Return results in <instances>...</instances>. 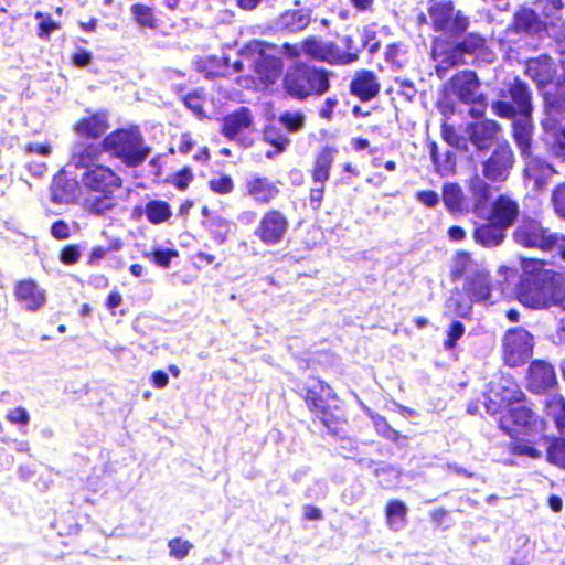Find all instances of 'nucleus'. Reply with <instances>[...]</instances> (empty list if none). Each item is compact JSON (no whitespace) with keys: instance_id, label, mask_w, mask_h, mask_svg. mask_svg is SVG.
Masks as SVG:
<instances>
[{"instance_id":"f257e3e1","label":"nucleus","mask_w":565,"mask_h":565,"mask_svg":"<svg viewBox=\"0 0 565 565\" xmlns=\"http://www.w3.org/2000/svg\"><path fill=\"white\" fill-rule=\"evenodd\" d=\"M103 149L96 142H78L70 156V163L76 170H84L81 175L82 188L87 193L98 195L85 199L84 210L94 216H104L116 206L115 193L124 180L110 166L100 163Z\"/></svg>"},{"instance_id":"f03ea898","label":"nucleus","mask_w":565,"mask_h":565,"mask_svg":"<svg viewBox=\"0 0 565 565\" xmlns=\"http://www.w3.org/2000/svg\"><path fill=\"white\" fill-rule=\"evenodd\" d=\"M519 301L529 308L545 309L565 305V276L546 268L539 258L522 259V274L515 287Z\"/></svg>"},{"instance_id":"7ed1b4c3","label":"nucleus","mask_w":565,"mask_h":565,"mask_svg":"<svg viewBox=\"0 0 565 565\" xmlns=\"http://www.w3.org/2000/svg\"><path fill=\"white\" fill-rule=\"evenodd\" d=\"M499 415V429L512 439L508 451L513 456L540 458L541 451L532 441L519 439L520 435L543 431L546 427L544 418L535 411L534 403L527 397L525 402H520Z\"/></svg>"},{"instance_id":"20e7f679","label":"nucleus","mask_w":565,"mask_h":565,"mask_svg":"<svg viewBox=\"0 0 565 565\" xmlns=\"http://www.w3.org/2000/svg\"><path fill=\"white\" fill-rule=\"evenodd\" d=\"M298 395L305 402L313 423L321 425L332 436H340L348 420L342 401L335 390L320 377H312Z\"/></svg>"},{"instance_id":"39448f33","label":"nucleus","mask_w":565,"mask_h":565,"mask_svg":"<svg viewBox=\"0 0 565 565\" xmlns=\"http://www.w3.org/2000/svg\"><path fill=\"white\" fill-rule=\"evenodd\" d=\"M269 45L264 41L254 40L242 46L239 54L250 64L253 75H239L235 83L246 89H269L279 81L282 82L284 61L274 54L266 53Z\"/></svg>"},{"instance_id":"423d86ee","label":"nucleus","mask_w":565,"mask_h":565,"mask_svg":"<svg viewBox=\"0 0 565 565\" xmlns=\"http://www.w3.org/2000/svg\"><path fill=\"white\" fill-rule=\"evenodd\" d=\"M332 72L307 62H295L282 76V92L290 99L306 102L326 95L331 88Z\"/></svg>"},{"instance_id":"0eeeda50","label":"nucleus","mask_w":565,"mask_h":565,"mask_svg":"<svg viewBox=\"0 0 565 565\" xmlns=\"http://www.w3.org/2000/svg\"><path fill=\"white\" fill-rule=\"evenodd\" d=\"M104 152L120 160L128 168L141 166L150 153L137 127L118 128L106 135L98 143Z\"/></svg>"},{"instance_id":"6e6552de","label":"nucleus","mask_w":565,"mask_h":565,"mask_svg":"<svg viewBox=\"0 0 565 565\" xmlns=\"http://www.w3.org/2000/svg\"><path fill=\"white\" fill-rule=\"evenodd\" d=\"M513 241L521 247L539 249L544 253L557 250L565 260V235L552 232L541 221L524 216L512 234Z\"/></svg>"},{"instance_id":"1a4fd4ad","label":"nucleus","mask_w":565,"mask_h":565,"mask_svg":"<svg viewBox=\"0 0 565 565\" xmlns=\"http://www.w3.org/2000/svg\"><path fill=\"white\" fill-rule=\"evenodd\" d=\"M529 85L514 77L499 93V98L491 104L492 113L503 119L532 117L533 102Z\"/></svg>"},{"instance_id":"9d476101","label":"nucleus","mask_w":565,"mask_h":565,"mask_svg":"<svg viewBox=\"0 0 565 565\" xmlns=\"http://www.w3.org/2000/svg\"><path fill=\"white\" fill-rule=\"evenodd\" d=\"M449 86L458 100L466 105H471L469 116L473 119H480L484 116L488 107L484 94L478 93L480 81L472 70H463L449 79Z\"/></svg>"},{"instance_id":"9b49d317","label":"nucleus","mask_w":565,"mask_h":565,"mask_svg":"<svg viewBox=\"0 0 565 565\" xmlns=\"http://www.w3.org/2000/svg\"><path fill=\"white\" fill-rule=\"evenodd\" d=\"M533 353V337L521 327L509 329L502 338V360L510 367L526 363Z\"/></svg>"},{"instance_id":"f8f14e48","label":"nucleus","mask_w":565,"mask_h":565,"mask_svg":"<svg viewBox=\"0 0 565 565\" xmlns=\"http://www.w3.org/2000/svg\"><path fill=\"white\" fill-rule=\"evenodd\" d=\"M526 398L527 395L512 376L501 377L498 385L491 387L486 396L484 408L490 416H495L501 414L502 407L507 409L525 402Z\"/></svg>"},{"instance_id":"ddd939ff","label":"nucleus","mask_w":565,"mask_h":565,"mask_svg":"<svg viewBox=\"0 0 565 565\" xmlns=\"http://www.w3.org/2000/svg\"><path fill=\"white\" fill-rule=\"evenodd\" d=\"M515 164V156L508 141L499 142L482 162V175L490 183L505 182Z\"/></svg>"},{"instance_id":"4468645a","label":"nucleus","mask_w":565,"mask_h":565,"mask_svg":"<svg viewBox=\"0 0 565 565\" xmlns=\"http://www.w3.org/2000/svg\"><path fill=\"white\" fill-rule=\"evenodd\" d=\"M431 25L436 32H450L456 36L463 34L469 26V19L461 11H456L451 1L436 2L428 8Z\"/></svg>"},{"instance_id":"2eb2a0df","label":"nucleus","mask_w":565,"mask_h":565,"mask_svg":"<svg viewBox=\"0 0 565 565\" xmlns=\"http://www.w3.org/2000/svg\"><path fill=\"white\" fill-rule=\"evenodd\" d=\"M289 230L287 215L275 207L266 210L255 228L254 235L266 246L281 243Z\"/></svg>"},{"instance_id":"dca6fc26","label":"nucleus","mask_w":565,"mask_h":565,"mask_svg":"<svg viewBox=\"0 0 565 565\" xmlns=\"http://www.w3.org/2000/svg\"><path fill=\"white\" fill-rule=\"evenodd\" d=\"M280 193L279 182L260 173L250 174L242 185V195L259 206L270 205Z\"/></svg>"},{"instance_id":"f3484780","label":"nucleus","mask_w":565,"mask_h":565,"mask_svg":"<svg viewBox=\"0 0 565 565\" xmlns=\"http://www.w3.org/2000/svg\"><path fill=\"white\" fill-rule=\"evenodd\" d=\"M254 125L252 110L246 106H241L234 111L223 117L220 127V134L228 140H236L244 147L252 146L253 140L244 136Z\"/></svg>"},{"instance_id":"a211bd4d","label":"nucleus","mask_w":565,"mask_h":565,"mask_svg":"<svg viewBox=\"0 0 565 565\" xmlns=\"http://www.w3.org/2000/svg\"><path fill=\"white\" fill-rule=\"evenodd\" d=\"M557 385L554 366L541 359L533 360L525 374V387L532 394H544Z\"/></svg>"},{"instance_id":"6ab92c4d","label":"nucleus","mask_w":565,"mask_h":565,"mask_svg":"<svg viewBox=\"0 0 565 565\" xmlns=\"http://www.w3.org/2000/svg\"><path fill=\"white\" fill-rule=\"evenodd\" d=\"M15 301L26 311L41 310L47 299L45 290L32 278L17 280L13 286Z\"/></svg>"},{"instance_id":"aec40b11","label":"nucleus","mask_w":565,"mask_h":565,"mask_svg":"<svg viewBox=\"0 0 565 565\" xmlns=\"http://www.w3.org/2000/svg\"><path fill=\"white\" fill-rule=\"evenodd\" d=\"M500 132L501 126L498 121L483 117L469 122L466 127L468 139L478 151L488 150Z\"/></svg>"},{"instance_id":"412c9836","label":"nucleus","mask_w":565,"mask_h":565,"mask_svg":"<svg viewBox=\"0 0 565 565\" xmlns=\"http://www.w3.org/2000/svg\"><path fill=\"white\" fill-rule=\"evenodd\" d=\"M381 82L375 72L360 68L354 72L349 84V93L362 103L375 99L381 92Z\"/></svg>"},{"instance_id":"4be33fe9","label":"nucleus","mask_w":565,"mask_h":565,"mask_svg":"<svg viewBox=\"0 0 565 565\" xmlns=\"http://www.w3.org/2000/svg\"><path fill=\"white\" fill-rule=\"evenodd\" d=\"M462 291L470 302L488 300L492 291L490 273L482 268L473 269L465 277Z\"/></svg>"},{"instance_id":"5701e85b","label":"nucleus","mask_w":565,"mask_h":565,"mask_svg":"<svg viewBox=\"0 0 565 565\" xmlns=\"http://www.w3.org/2000/svg\"><path fill=\"white\" fill-rule=\"evenodd\" d=\"M519 215L518 202L505 194H500L491 204L488 220L507 231L514 224Z\"/></svg>"},{"instance_id":"b1692460","label":"nucleus","mask_w":565,"mask_h":565,"mask_svg":"<svg viewBox=\"0 0 565 565\" xmlns=\"http://www.w3.org/2000/svg\"><path fill=\"white\" fill-rule=\"evenodd\" d=\"M556 65L547 55L530 58L526 62L525 74L531 77L539 88L551 84L556 77Z\"/></svg>"},{"instance_id":"393cba45","label":"nucleus","mask_w":565,"mask_h":565,"mask_svg":"<svg viewBox=\"0 0 565 565\" xmlns=\"http://www.w3.org/2000/svg\"><path fill=\"white\" fill-rule=\"evenodd\" d=\"M109 124L105 113L96 111L79 118L73 125V131L81 137L99 139L108 129Z\"/></svg>"},{"instance_id":"a878e982","label":"nucleus","mask_w":565,"mask_h":565,"mask_svg":"<svg viewBox=\"0 0 565 565\" xmlns=\"http://www.w3.org/2000/svg\"><path fill=\"white\" fill-rule=\"evenodd\" d=\"M338 149L333 146L321 148L313 159V166L310 170V177L313 183H326L330 179L331 168Z\"/></svg>"},{"instance_id":"bb28decb","label":"nucleus","mask_w":565,"mask_h":565,"mask_svg":"<svg viewBox=\"0 0 565 565\" xmlns=\"http://www.w3.org/2000/svg\"><path fill=\"white\" fill-rule=\"evenodd\" d=\"M505 230L488 220L473 228L475 243L484 248H493L501 245L505 238Z\"/></svg>"},{"instance_id":"cd10ccee","label":"nucleus","mask_w":565,"mask_h":565,"mask_svg":"<svg viewBox=\"0 0 565 565\" xmlns=\"http://www.w3.org/2000/svg\"><path fill=\"white\" fill-rule=\"evenodd\" d=\"M511 135L522 158L532 152L533 122L532 117L513 119Z\"/></svg>"},{"instance_id":"c85d7f7f","label":"nucleus","mask_w":565,"mask_h":565,"mask_svg":"<svg viewBox=\"0 0 565 565\" xmlns=\"http://www.w3.org/2000/svg\"><path fill=\"white\" fill-rule=\"evenodd\" d=\"M407 505L402 500H388L384 508L387 527L394 532L402 530L407 522Z\"/></svg>"},{"instance_id":"c756f323","label":"nucleus","mask_w":565,"mask_h":565,"mask_svg":"<svg viewBox=\"0 0 565 565\" xmlns=\"http://www.w3.org/2000/svg\"><path fill=\"white\" fill-rule=\"evenodd\" d=\"M441 198L446 209L450 213H462L465 211L466 196L458 183H445L441 189Z\"/></svg>"},{"instance_id":"7c9ffc66","label":"nucleus","mask_w":565,"mask_h":565,"mask_svg":"<svg viewBox=\"0 0 565 565\" xmlns=\"http://www.w3.org/2000/svg\"><path fill=\"white\" fill-rule=\"evenodd\" d=\"M525 167L523 170L524 178L532 181L535 188H542L545 185V177L551 170V166L542 159L535 158L530 154L527 158H523Z\"/></svg>"},{"instance_id":"2f4dec72","label":"nucleus","mask_w":565,"mask_h":565,"mask_svg":"<svg viewBox=\"0 0 565 565\" xmlns=\"http://www.w3.org/2000/svg\"><path fill=\"white\" fill-rule=\"evenodd\" d=\"M310 23V17L299 9L287 10L279 15L278 26L280 30L295 33L305 30Z\"/></svg>"},{"instance_id":"473e14b6","label":"nucleus","mask_w":565,"mask_h":565,"mask_svg":"<svg viewBox=\"0 0 565 565\" xmlns=\"http://www.w3.org/2000/svg\"><path fill=\"white\" fill-rule=\"evenodd\" d=\"M139 213H143L147 221L152 225L166 223L172 216L170 204L167 201L157 199L148 201Z\"/></svg>"},{"instance_id":"72a5a7b5","label":"nucleus","mask_w":565,"mask_h":565,"mask_svg":"<svg viewBox=\"0 0 565 565\" xmlns=\"http://www.w3.org/2000/svg\"><path fill=\"white\" fill-rule=\"evenodd\" d=\"M476 268V263L471 254L467 250H458L452 257L449 278L452 282H456L465 278Z\"/></svg>"},{"instance_id":"f704fd0d","label":"nucleus","mask_w":565,"mask_h":565,"mask_svg":"<svg viewBox=\"0 0 565 565\" xmlns=\"http://www.w3.org/2000/svg\"><path fill=\"white\" fill-rule=\"evenodd\" d=\"M487 181L488 180L477 174L468 181V190L475 200V212L483 209L491 196V185Z\"/></svg>"},{"instance_id":"c9c22d12","label":"nucleus","mask_w":565,"mask_h":565,"mask_svg":"<svg viewBox=\"0 0 565 565\" xmlns=\"http://www.w3.org/2000/svg\"><path fill=\"white\" fill-rule=\"evenodd\" d=\"M544 411L553 419L559 434L565 436V398L561 395L551 396L545 402Z\"/></svg>"},{"instance_id":"e433bc0d","label":"nucleus","mask_w":565,"mask_h":565,"mask_svg":"<svg viewBox=\"0 0 565 565\" xmlns=\"http://www.w3.org/2000/svg\"><path fill=\"white\" fill-rule=\"evenodd\" d=\"M373 425L375 431L379 436L394 443L398 446H404L406 444L407 437L401 434L398 430L394 429L386 418L381 415H372Z\"/></svg>"},{"instance_id":"4c0bfd02","label":"nucleus","mask_w":565,"mask_h":565,"mask_svg":"<svg viewBox=\"0 0 565 565\" xmlns=\"http://www.w3.org/2000/svg\"><path fill=\"white\" fill-rule=\"evenodd\" d=\"M355 53H343L334 42H326L323 62L333 66H343L354 63Z\"/></svg>"},{"instance_id":"58836bf2","label":"nucleus","mask_w":565,"mask_h":565,"mask_svg":"<svg viewBox=\"0 0 565 565\" xmlns=\"http://www.w3.org/2000/svg\"><path fill=\"white\" fill-rule=\"evenodd\" d=\"M130 13L141 29L154 30L158 28V19L151 7L143 3H134L130 7Z\"/></svg>"},{"instance_id":"ea45409f","label":"nucleus","mask_w":565,"mask_h":565,"mask_svg":"<svg viewBox=\"0 0 565 565\" xmlns=\"http://www.w3.org/2000/svg\"><path fill=\"white\" fill-rule=\"evenodd\" d=\"M545 441H550L546 447V460L561 469L565 470V439L561 437H554L550 439L547 436H543Z\"/></svg>"},{"instance_id":"a19ab883","label":"nucleus","mask_w":565,"mask_h":565,"mask_svg":"<svg viewBox=\"0 0 565 565\" xmlns=\"http://www.w3.org/2000/svg\"><path fill=\"white\" fill-rule=\"evenodd\" d=\"M263 138L265 142L275 147V154L284 152L290 145V139L274 125L264 128Z\"/></svg>"},{"instance_id":"79ce46f5","label":"nucleus","mask_w":565,"mask_h":565,"mask_svg":"<svg viewBox=\"0 0 565 565\" xmlns=\"http://www.w3.org/2000/svg\"><path fill=\"white\" fill-rule=\"evenodd\" d=\"M542 127L545 134L552 139L554 146L565 154V128L553 117H547L542 120Z\"/></svg>"},{"instance_id":"37998d69","label":"nucleus","mask_w":565,"mask_h":565,"mask_svg":"<svg viewBox=\"0 0 565 565\" xmlns=\"http://www.w3.org/2000/svg\"><path fill=\"white\" fill-rule=\"evenodd\" d=\"M278 121L289 134H297L306 126V115L301 110L284 111Z\"/></svg>"},{"instance_id":"c03bdc74","label":"nucleus","mask_w":565,"mask_h":565,"mask_svg":"<svg viewBox=\"0 0 565 565\" xmlns=\"http://www.w3.org/2000/svg\"><path fill=\"white\" fill-rule=\"evenodd\" d=\"M487 40L484 36L470 32L460 42L456 43L458 50L466 56L472 55L486 47Z\"/></svg>"},{"instance_id":"a18cd8bd","label":"nucleus","mask_w":565,"mask_h":565,"mask_svg":"<svg viewBox=\"0 0 565 565\" xmlns=\"http://www.w3.org/2000/svg\"><path fill=\"white\" fill-rule=\"evenodd\" d=\"M35 19L39 20L36 35L43 41H50L51 34L60 30L61 25L54 21L50 13L36 11L34 13Z\"/></svg>"},{"instance_id":"49530a36","label":"nucleus","mask_w":565,"mask_h":565,"mask_svg":"<svg viewBox=\"0 0 565 565\" xmlns=\"http://www.w3.org/2000/svg\"><path fill=\"white\" fill-rule=\"evenodd\" d=\"M324 45L326 42L318 41L313 36H308L301 42V51L302 54L309 58L317 62H323Z\"/></svg>"},{"instance_id":"de8ad7c7","label":"nucleus","mask_w":565,"mask_h":565,"mask_svg":"<svg viewBox=\"0 0 565 565\" xmlns=\"http://www.w3.org/2000/svg\"><path fill=\"white\" fill-rule=\"evenodd\" d=\"M124 247V243L121 239L116 238L113 239L107 247L103 246H94L88 255L87 264L89 266L98 265V263L106 257L107 253L118 252Z\"/></svg>"},{"instance_id":"09e8293b","label":"nucleus","mask_w":565,"mask_h":565,"mask_svg":"<svg viewBox=\"0 0 565 565\" xmlns=\"http://www.w3.org/2000/svg\"><path fill=\"white\" fill-rule=\"evenodd\" d=\"M536 23V14L531 9H521L514 14L513 26L518 32H529Z\"/></svg>"},{"instance_id":"8fccbe9b","label":"nucleus","mask_w":565,"mask_h":565,"mask_svg":"<svg viewBox=\"0 0 565 565\" xmlns=\"http://www.w3.org/2000/svg\"><path fill=\"white\" fill-rule=\"evenodd\" d=\"M209 189L218 195H228L234 191V181L228 174H221L207 181Z\"/></svg>"},{"instance_id":"3c124183","label":"nucleus","mask_w":565,"mask_h":565,"mask_svg":"<svg viewBox=\"0 0 565 565\" xmlns=\"http://www.w3.org/2000/svg\"><path fill=\"white\" fill-rule=\"evenodd\" d=\"M184 106L190 109L198 118H203L204 115V97L199 90H193L181 97Z\"/></svg>"},{"instance_id":"603ef678","label":"nucleus","mask_w":565,"mask_h":565,"mask_svg":"<svg viewBox=\"0 0 565 565\" xmlns=\"http://www.w3.org/2000/svg\"><path fill=\"white\" fill-rule=\"evenodd\" d=\"M544 99L552 107H565V76L555 84V93H544Z\"/></svg>"},{"instance_id":"864d4df0","label":"nucleus","mask_w":565,"mask_h":565,"mask_svg":"<svg viewBox=\"0 0 565 565\" xmlns=\"http://www.w3.org/2000/svg\"><path fill=\"white\" fill-rule=\"evenodd\" d=\"M169 555L175 559H183L188 556L190 550L193 547L192 543L181 537L171 539L168 542Z\"/></svg>"},{"instance_id":"5fc2aeb1","label":"nucleus","mask_w":565,"mask_h":565,"mask_svg":"<svg viewBox=\"0 0 565 565\" xmlns=\"http://www.w3.org/2000/svg\"><path fill=\"white\" fill-rule=\"evenodd\" d=\"M466 328L459 320L452 321L447 330L444 348L451 350L457 345V341L465 334Z\"/></svg>"},{"instance_id":"6e6d98bb","label":"nucleus","mask_w":565,"mask_h":565,"mask_svg":"<svg viewBox=\"0 0 565 565\" xmlns=\"http://www.w3.org/2000/svg\"><path fill=\"white\" fill-rule=\"evenodd\" d=\"M193 172L189 166L182 167L172 174L171 183L179 191H186L193 181Z\"/></svg>"},{"instance_id":"4d7b16f0","label":"nucleus","mask_w":565,"mask_h":565,"mask_svg":"<svg viewBox=\"0 0 565 565\" xmlns=\"http://www.w3.org/2000/svg\"><path fill=\"white\" fill-rule=\"evenodd\" d=\"M209 230L217 244H223L230 233V223L224 218H215L209 223Z\"/></svg>"},{"instance_id":"13d9d810","label":"nucleus","mask_w":565,"mask_h":565,"mask_svg":"<svg viewBox=\"0 0 565 565\" xmlns=\"http://www.w3.org/2000/svg\"><path fill=\"white\" fill-rule=\"evenodd\" d=\"M81 258V248L76 244H67L61 247L58 260L65 266L75 265Z\"/></svg>"},{"instance_id":"bf43d9fd","label":"nucleus","mask_w":565,"mask_h":565,"mask_svg":"<svg viewBox=\"0 0 565 565\" xmlns=\"http://www.w3.org/2000/svg\"><path fill=\"white\" fill-rule=\"evenodd\" d=\"M440 136L449 146L460 149L462 137L457 132L454 125L443 121L440 125Z\"/></svg>"},{"instance_id":"052dcab7","label":"nucleus","mask_w":565,"mask_h":565,"mask_svg":"<svg viewBox=\"0 0 565 565\" xmlns=\"http://www.w3.org/2000/svg\"><path fill=\"white\" fill-rule=\"evenodd\" d=\"M178 255V252L172 248H156L151 252L150 259L159 267L168 268L170 266L171 259Z\"/></svg>"},{"instance_id":"680f3d73","label":"nucleus","mask_w":565,"mask_h":565,"mask_svg":"<svg viewBox=\"0 0 565 565\" xmlns=\"http://www.w3.org/2000/svg\"><path fill=\"white\" fill-rule=\"evenodd\" d=\"M441 55L443 58L440 63L445 65V68L463 65L466 63L465 55L460 52V50H458L456 44L444 51Z\"/></svg>"},{"instance_id":"e2e57ef3","label":"nucleus","mask_w":565,"mask_h":565,"mask_svg":"<svg viewBox=\"0 0 565 565\" xmlns=\"http://www.w3.org/2000/svg\"><path fill=\"white\" fill-rule=\"evenodd\" d=\"M551 201L555 213L565 218V182L554 188Z\"/></svg>"},{"instance_id":"0e129e2a","label":"nucleus","mask_w":565,"mask_h":565,"mask_svg":"<svg viewBox=\"0 0 565 565\" xmlns=\"http://www.w3.org/2000/svg\"><path fill=\"white\" fill-rule=\"evenodd\" d=\"M6 419L13 425L18 426H26L30 423V415L23 406H17L12 409H9Z\"/></svg>"},{"instance_id":"69168bd1","label":"nucleus","mask_w":565,"mask_h":565,"mask_svg":"<svg viewBox=\"0 0 565 565\" xmlns=\"http://www.w3.org/2000/svg\"><path fill=\"white\" fill-rule=\"evenodd\" d=\"M67 182L63 179L54 180L51 185V200L54 203L61 204L67 202L70 193L66 191Z\"/></svg>"},{"instance_id":"338daca9","label":"nucleus","mask_w":565,"mask_h":565,"mask_svg":"<svg viewBox=\"0 0 565 565\" xmlns=\"http://www.w3.org/2000/svg\"><path fill=\"white\" fill-rule=\"evenodd\" d=\"M50 233L56 241H65L71 236V228L64 220H57L52 223Z\"/></svg>"},{"instance_id":"774afa93","label":"nucleus","mask_w":565,"mask_h":565,"mask_svg":"<svg viewBox=\"0 0 565 565\" xmlns=\"http://www.w3.org/2000/svg\"><path fill=\"white\" fill-rule=\"evenodd\" d=\"M338 103L335 97L326 98L319 107L318 116L326 121H331L334 117V109Z\"/></svg>"}]
</instances>
